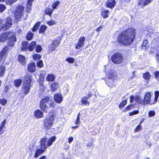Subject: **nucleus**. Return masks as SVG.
<instances>
[{"label": "nucleus", "mask_w": 159, "mask_h": 159, "mask_svg": "<svg viewBox=\"0 0 159 159\" xmlns=\"http://www.w3.org/2000/svg\"><path fill=\"white\" fill-rule=\"evenodd\" d=\"M80 113H79L77 115V119L76 120V121L75 122V124L77 125H78L74 126L73 127H72V128L73 129H76L78 128V125H79L80 123Z\"/></svg>", "instance_id": "c85d7f7f"}, {"label": "nucleus", "mask_w": 159, "mask_h": 159, "mask_svg": "<svg viewBox=\"0 0 159 159\" xmlns=\"http://www.w3.org/2000/svg\"><path fill=\"white\" fill-rule=\"evenodd\" d=\"M66 61L70 63H73L74 62V60L72 58L69 57L67 58Z\"/></svg>", "instance_id": "bf43d9fd"}, {"label": "nucleus", "mask_w": 159, "mask_h": 159, "mask_svg": "<svg viewBox=\"0 0 159 159\" xmlns=\"http://www.w3.org/2000/svg\"><path fill=\"white\" fill-rule=\"evenodd\" d=\"M109 11L108 10H103L101 11V15L104 18H106L108 17V14Z\"/></svg>", "instance_id": "c756f323"}, {"label": "nucleus", "mask_w": 159, "mask_h": 159, "mask_svg": "<svg viewBox=\"0 0 159 159\" xmlns=\"http://www.w3.org/2000/svg\"><path fill=\"white\" fill-rule=\"evenodd\" d=\"M31 75L30 74H27L25 77V80L23 83L30 84L31 82Z\"/></svg>", "instance_id": "412c9836"}, {"label": "nucleus", "mask_w": 159, "mask_h": 159, "mask_svg": "<svg viewBox=\"0 0 159 159\" xmlns=\"http://www.w3.org/2000/svg\"><path fill=\"white\" fill-rule=\"evenodd\" d=\"M47 139L44 137L42 138L40 141V143L42 148L45 149L47 148L48 146V143H47Z\"/></svg>", "instance_id": "4468645a"}, {"label": "nucleus", "mask_w": 159, "mask_h": 159, "mask_svg": "<svg viewBox=\"0 0 159 159\" xmlns=\"http://www.w3.org/2000/svg\"><path fill=\"white\" fill-rule=\"evenodd\" d=\"M142 48L143 49H145V48L148 47L149 45L148 43V40H145L143 41L142 45Z\"/></svg>", "instance_id": "4c0bfd02"}, {"label": "nucleus", "mask_w": 159, "mask_h": 159, "mask_svg": "<svg viewBox=\"0 0 159 159\" xmlns=\"http://www.w3.org/2000/svg\"><path fill=\"white\" fill-rule=\"evenodd\" d=\"M34 0H28L27 4V11L28 13L30 12L31 10L32 2Z\"/></svg>", "instance_id": "aec40b11"}, {"label": "nucleus", "mask_w": 159, "mask_h": 159, "mask_svg": "<svg viewBox=\"0 0 159 159\" xmlns=\"http://www.w3.org/2000/svg\"><path fill=\"white\" fill-rule=\"evenodd\" d=\"M154 75L156 80L159 79V71H156L154 73Z\"/></svg>", "instance_id": "6e6d98bb"}, {"label": "nucleus", "mask_w": 159, "mask_h": 159, "mask_svg": "<svg viewBox=\"0 0 159 159\" xmlns=\"http://www.w3.org/2000/svg\"><path fill=\"white\" fill-rule=\"evenodd\" d=\"M24 11V7L22 5H19L17 7L15 13L16 19L18 20L21 18Z\"/></svg>", "instance_id": "0eeeda50"}, {"label": "nucleus", "mask_w": 159, "mask_h": 159, "mask_svg": "<svg viewBox=\"0 0 159 159\" xmlns=\"http://www.w3.org/2000/svg\"><path fill=\"white\" fill-rule=\"evenodd\" d=\"M135 34V30L130 28L122 32L118 37L119 43L125 45H129L133 42Z\"/></svg>", "instance_id": "f257e3e1"}, {"label": "nucleus", "mask_w": 159, "mask_h": 159, "mask_svg": "<svg viewBox=\"0 0 159 159\" xmlns=\"http://www.w3.org/2000/svg\"><path fill=\"white\" fill-rule=\"evenodd\" d=\"M81 102L85 105H89V102L88 100V98L87 97H83L81 99Z\"/></svg>", "instance_id": "cd10ccee"}, {"label": "nucleus", "mask_w": 159, "mask_h": 159, "mask_svg": "<svg viewBox=\"0 0 159 159\" xmlns=\"http://www.w3.org/2000/svg\"><path fill=\"white\" fill-rule=\"evenodd\" d=\"M142 127L140 124H139L134 130L135 132H138L141 130Z\"/></svg>", "instance_id": "8fccbe9b"}, {"label": "nucleus", "mask_w": 159, "mask_h": 159, "mask_svg": "<svg viewBox=\"0 0 159 159\" xmlns=\"http://www.w3.org/2000/svg\"><path fill=\"white\" fill-rule=\"evenodd\" d=\"M36 45V42L33 41L29 45L26 41H24L22 43V47L21 50L22 51H26L29 49L30 51H32Z\"/></svg>", "instance_id": "39448f33"}, {"label": "nucleus", "mask_w": 159, "mask_h": 159, "mask_svg": "<svg viewBox=\"0 0 159 159\" xmlns=\"http://www.w3.org/2000/svg\"><path fill=\"white\" fill-rule=\"evenodd\" d=\"M40 24V22H38L34 26L32 29V30L33 32H36Z\"/></svg>", "instance_id": "ea45409f"}, {"label": "nucleus", "mask_w": 159, "mask_h": 159, "mask_svg": "<svg viewBox=\"0 0 159 159\" xmlns=\"http://www.w3.org/2000/svg\"><path fill=\"white\" fill-rule=\"evenodd\" d=\"M133 105H129L125 109V110L126 111H128L130 110L132 108V107H133Z\"/></svg>", "instance_id": "e2e57ef3"}, {"label": "nucleus", "mask_w": 159, "mask_h": 159, "mask_svg": "<svg viewBox=\"0 0 159 159\" xmlns=\"http://www.w3.org/2000/svg\"><path fill=\"white\" fill-rule=\"evenodd\" d=\"M151 94L150 92H147L146 93L143 99L144 105L148 104L149 101L151 99Z\"/></svg>", "instance_id": "ddd939ff"}, {"label": "nucleus", "mask_w": 159, "mask_h": 159, "mask_svg": "<svg viewBox=\"0 0 159 159\" xmlns=\"http://www.w3.org/2000/svg\"><path fill=\"white\" fill-rule=\"evenodd\" d=\"M9 41L8 42V44L10 46H13L14 45V43L16 41V34L14 33V36H11L10 38L9 39Z\"/></svg>", "instance_id": "dca6fc26"}, {"label": "nucleus", "mask_w": 159, "mask_h": 159, "mask_svg": "<svg viewBox=\"0 0 159 159\" xmlns=\"http://www.w3.org/2000/svg\"><path fill=\"white\" fill-rule=\"evenodd\" d=\"M47 79V80L48 81H53L55 79L54 76L53 75L49 74L48 75Z\"/></svg>", "instance_id": "e433bc0d"}, {"label": "nucleus", "mask_w": 159, "mask_h": 159, "mask_svg": "<svg viewBox=\"0 0 159 159\" xmlns=\"http://www.w3.org/2000/svg\"><path fill=\"white\" fill-rule=\"evenodd\" d=\"M36 51L38 52H40L42 50V48L40 45H37L36 48Z\"/></svg>", "instance_id": "603ef678"}, {"label": "nucleus", "mask_w": 159, "mask_h": 159, "mask_svg": "<svg viewBox=\"0 0 159 159\" xmlns=\"http://www.w3.org/2000/svg\"><path fill=\"white\" fill-rule=\"evenodd\" d=\"M127 102V100H125L121 103L119 106V108H121L122 107H124L126 104Z\"/></svg>", "instance_id": "49530a36"}, {"label": "nucleus", "mask_w": 159, "mask_h": 159, "mask_svg": "<svg viewBox=\"0 0 159 159\" xmlns=\"http://www.w3.org/2000/svg\"><path fill=\"white\" fill-rule=\"evenodd\" d=\"M47 29V27L45 25H42L40 26L39 32V33H44L45 31Z\"/></svg>", "instance_id": "72a5a7b5"}, {"label": "nucleus", "mask_w": 159, "mask_h": 159, "mask_svg": "<svg viewBox=\"0 0 159 159\" xmlns=\"http://www.w3.org/2000/svg\"><path fill=\"white\" fill-rule=\"evenodd\" d=\"M73 138L72 137H70L68 139V142L69 143H70L73 141Z\"/></svg>", "instance_id": "338daca9"}, {"label": "nucleus", "mask_w": 159, "mask_h": 159, "mask_svg": "<svg viewBox=\"0 0 159 159\" xmlns=\"http://www.w3.org/2000/svg\"><path fill=\"white\" fill-rule=\"evenodd\" d=\"M106 84L107 85L110 87H112L114 85V82L113 79H108L107 81Z\"/></svg>", "instance_id": "bb28decb"}, {"label": "nucleus", "mask_w": 159, "mask_h": 159, "mask_svg": "<svg viewBox=\"0 0 159 159\" xmlns=\"http://www.w3.org/2000/svg\"><path fill=\"white\" fill-rule=\"evenodd\" d=\"M5 70V67L4 66H2L0 67V76H2L4 74Z\"/></svg>", "instance_id": "a19ab883"}, {"label": "nucleus", "mask_w": 159, "mask_h": 159, "mask_svg": "<svg viewBox=\"0 0 159 159\" xmlns=\"http://www.w3.org/2000/svg\"><path fill=\"white\" fill-rule=\"evenodd\" d=\"M156 58L157 60L159 62V54H157L156 55Z\"/></svg>", "instance_id": "774afa93"}, {"label": "nucleus", "mask_w": 159, "mask_h": 159, "mask_svg": "<svg viewBox=\"0 0 159 159\" xmlns=\"http://www.w3.org/2000/svg\"><path fill=\"white\" fill-rule=\"evenodd\" d=\"M111 67L110 65H107L105 67V70L107 72V76L108 79H113L116 76V72L113 71L111 70Z\"/></svg>", "instance_id": "423d86ee"}, {"label": "nucleus", "mask_w": 159, "mask_h": 159, "mask_svg": "<svg viewBox=\"0 0 159 159\" xmlns=\"http://www.w3.org/2000/svg\"><path fill=\"white\" fill-rule=\"evenodd\" d=\"M9 49L7 46L5 47L0 53V63L4 59Z\"/></svg>", "instance_id": "9d476101"}, {"label": "nucleus", "mask_w": 159, "mask_h": 159, "mask_svg": "<svg viewBox=\"0 0 159 159\" xmlns=\"http://www.w3.org/2000/svg\"><path fill=\"white\" fill-rule=\"evenodd\" d=\"M60 2L59 1H57L54 2L52 5V7L53 9L56 8L59 5Z\"/></svg>", "instance_id": "c03bdc74"}, {"label": "nucleus", "mask_w": 159, "mask_h": 159, "mask_svg": "<svg viewBox=\"0 0 159 159\" xmlns=\"http://www.w3.org/2000/svg\"><path fill=\"white\" fill-rule=\"evenodd\" d=\"M115 3L116 1L115 0H108L106 3L107 6L111 8L114 7Z\"/></svg>", "instance_id": "a211bd4d"}, {"label": "nucleus", "mask_w": 159, "mask_h": 159, "mask_svg": "<svg viewBox=\"0 0 159 159\" xmlns=\"http://www.w3.org/2000/svg\"><path fill=\"white\" fill-rule=\"evenodd\" d=\"M134 100L135 102L138 104L144 105L143 100L142 98L139 96H136L134 97Z\"/></svg>", "instance_id": "4be33fe9"}, {"label": "nucleus", "mask_w": 159, "mask_h": 159, "mask_svg": "<svg viewBox=\"0 0 159 159\" xmlns=\"http://www.w3.org/2000/svg\"><path fill=\"white\" fill-rule=\"evenodd\" d=\"M30 84L23 83L22 87V90L24 93L26 95L28 94L30 89Z\"/></svg>", "instance_id": "9b49d317"}, {"label": "nucleus", "mask_w": 159, "mask_h": 159, "mask_svg": "<svg viewBox=\"0 0 159 159\" xmlns=\"http://www.w3.org/2000/svg\"><path fill=\"white\" fill-rule=\"evenodd\" d=\"M34 115L37 118H40L42 117L43 113L40 110H37L34 112Z\"/></svg>", "instance_id": "b1692460"}, {"label": "nucleus", "mask_w": 159, "mask_h": 159, "mask_svg": "<svg viewBox=\"0 0 159 159\" xmlns=\"http://www.w3.org/2000/svg\"><path fill=\"white\" fill-rule=\"evenodd\" d=\"M56 113L53 111H51L44 120V126L45 129H50L52 126L55 119Z\"/></svg>", "instance_id": "7ed1b4c3"}, {"label": "nucleus", "mask_w": 159, "mask_h": 159, "mask_svg": "<svg viewBox=\"0 0 159 159\" xmlns=\"http://www.w3.org/2000/svg\"><path fill=\"white\" fill-rule=\"evenodd\" d=\"M41 57V56L39 54H34L33 56L34 59L35 60L39 59Z\"/></svg>", "instance_id": "5fc2aeb1"}, {"label": "nucleus", "mask_w": 159, "mask_h": 159, "mask_svg": "<svg viewBox=\"0 0 159 159\" xmlns=\"http://www.w3.org/2000/svg\"><path fill=\"white\" fill-rule=\"evenodd\" d=\"M123 57L120 53L114 54L111 57L112 61L115 64H119L123 61Z\"/></svg>", "instance_id": "6e6552de"}, {"label": "nucleus", "mask_w": 159, "mask_h": 159, "mask_svg": "<svg viewBox=\"0 0 159 159\" xmlns=\"http://www.w3.org/2000/svg\"><path fill=\"white\" fill-rule=\"evenodd\" d=\"M152 0H140L138 5L141 7L146 6L152 2Z\"/></svg>", "instance_id": "f3484780"}, {"label": "nucleus", "mask_w": 159, "mask_h": 159, "mask_svg": "<svg viewBox=\"0 0 159 159\" xmlns=\"http://www.w3.org/2000/svg\"><path fill=\"white\" fill-rule=\"evenodd\" d=\"M55 101L58 103H60L62 100V98L61 94H56L54 97Z\"/></svg>", "instance_id": "6ab92c4d"}, {"label": "nucleus", "mask_w": 159, "mask_h": 159, "mask_svg": "<svg viewBox=\"0 0 159 159\" xmlns=\"http://www.w3.org/2000/svg\"><path fill=\"white\" fill-rule=\"evenodd\" d=\"M36 65L34 63H30L27 67L28 70L30 72H33L35 70Z\"/></svg>", "instance_id": "2eb2a0df"}, {"label": "nucleus", "mask_w": 159, "mask_h": 159, "mask_svg": "<svg viewBox=\"0 0 159 159\" xmlns=\"http://www.w3.org/2000/svg\"><path fill=\"white\" fill-rule=\"evenodd\" d=\"M157 101V99H155V98L153 99H151L148 104H149L150 105L155 104L156 103Z\"/></svg>", "instance_id": "37998d69"}, {"label": "nucleus", "mask_w": 159, "mask_h": 159, "mask_svg": "<svg viewBox=\"0 0 159 159\" xmlns=\"http://www.w3.org/2000/svg\"><path fill=\"white\" fill-rule=\"evenodd\" d=\"M6 8V6L3 4H0V12H3Z\"/></svg>", "instance_id": "a18cd8bd"}, {"label": "nucleus", "mask_w": 159, "mask_h": 159, "mask_svg": "<svg viewBox=\"0 0 159 159\" xmlns=\"http://www.w3.org/2000/svg\"><path fill=\"white\" fill-rule=\"evenodd\" d=\"M43 152V150H37L34 157L35 158L38 157L39 155H40L42 154Z\"/></svg>", "instance_id": "473e14b6"}, {"label": "nucleus", "mask_w": 159, "mask_h": 159, "mask_svg": "<svg viewBox=\"0 0 159 159\" xmlns=\"http://www.w3.org/2000/svg\"><path fill=\"white\" fill-rule=\"evenodd\" d=\"M134 100V97L133 95H132L130 97V102L131 103H132Z\"/></svg>", "instance_id": "69168bd1"}, {"label": "nucleus", "mask_w": 159, "mask_h": 159, "mask_svg": "<svg viewBox=\"0 0 159 159\" xmlns=\"http://www.w3.org/2000/svg\"><path fill=\"white\" fill-rule=\"evenodd\" d=\"M14 33L13 32H5L2 34L0 37V41L4 42L11 38V36H14Z\"/></svg>", "instance_id": "1a4fd4ad"}, {"label": "nucleus", "mask_w": 159, "mask_h": 159, "mask_svg": "<svg viewBox=\"0 0 159 159\" xmlns=\"http://www.w3.org/2000/svg\"><path fill=\"white\" fill-rule=\"evenodd\" d=\"M148 114L149 117H153L155 115V112L154 111H149L148 112Z\"/></svg>", "instance_id": "de8ad7c7"}, {"label": "nucleus", "mask_w": 159, "mask_h": 159, "mask_svg": "<svg viewBox=\"0 0 159 159\" xmlns=\"http://www.w3.org/2000/svg\"><path fill=\"white\" fill-rule=\"evenodd\" d=\"M159 96V92L156 91L155 92V98L157 100Z\"/></svg>", "instance_id": "680f3d73"}, {"label": "nucleus", "mask_w": 159, "mask_h": 159, "mask_svg": "<svg viewBox=\"0 0 159 159\" xmlns=\"http://www.w3.org/2000/svg\"><path fill=\"white\" fill-rule=\"evenodd\" d=\"M47 24L49 26H52L56 24V22L53 20H50L47 22Z\"/></svg>", "instance_id": "09e8293b"}, {"label": "nucleus", "mask_w": 159, "mask_h": 159, "mask_svg": "<svg viewBox=\"0 0 159 159\" xmlns=\"http://www.w3.org/2000/svg\"><path fill=\"white\" fill-rule=\"evenodd\" d=\"M12 25V20L10 17H8L6 20L5 23L3 24L2 20H0V31L1 30H3L9 29Z\"/></svg>", "instance_id": "20e7f679"}, {"label": "nucleus", "mask_w": 159, "mask_h": 159, "mask_svg": "<svg viewBox=\"0 0 159 159\" xmlns=\"http://www.w3.org/2000/svg\"><path fill=\"white\" fill-rule=\"evenodd\" d=\"M60 42L58 40H55L53 41L52 43L56 47L58 46L59 45Z\"/></svg>", "instance_id": "13d9d810"}, {"label": "nucleus", "mask_w": 159, "mask_h": 159, "mask_svg": "<svg viewBox=\"0 0 159 159\" xmlns=\"http://www.w3.org/2000/svg\"><path fill=\"white\" fill-rule=\"evenodd\" d=\"M6 122V120H4L1 123L0 125V134H2L4 131L5 128V125Z\"/></svg>", "instance_id": "5701e85b"}, {"label": "nucleus", "mask_w": 159, "mask_h": 159, "mask_svg": "<svg viewBox=\"0 0 159 159\" xmlns=\"http://www.w3.org/2000/svg\"><path fill=\"white\" fill-rule=\"evenodd\" d=\"M55 104L51 99H50L48 97H44L40 101V107L43 111H45L49 107H53L55 106Z\"/></svg>", "instance_id": "f03ea898"}, {"label": "nucleus", "mask_w": 159, "mask_h": 159, "mask_svg": "<svg viewBox=\"0 0 159 159\" xmlns=\"http://www.w3.org/2000/svg\"><path fill=\"white\" fill-rule=\"evenodd\" d=\"M151 77V75L148 72H146L144 74L143 77L144 79L147 80H149Z\"/></svg>", "instance_id": "c9c22d12"}, {"label": "nucleus", "mask_w": 159, "mask_h": 159, "mask_svg": "<svg viewBox=\"0 0 159 159\" xmlns=\"http://www.w3.org/2000/svg\"><path fill=\"white\" fill-rule=\"evenodd\" d=\"M17 0H6V2L7 4L11 5L14 2H16Z\"/></svg>", "instance_id": "3c124183"}, {"label": "nucleus", "mask_w": 159, "mask_h": 159, "mask_svg": "<svg viewBox=\"0 0 159 159\" xmlns=\"http://www.w3.org/2000/svg\"><path fill=\"white\" fill-rule=\"evenodd\" d=\"M33 34L31 32H29L26 35V38L28 40H30L33 38Z\"/></svg>", "instance_id": "79ce46f5"}, {"label": "nucleus", "mask_w": 159, "mask_h": 159, "mask_svg": "<svg viewBox=\"0 0 159 159\" xmlns=\"http://www.w3.org/2000/svg\"><path fill=\"white\" fill-rule=\"evenodd\" d=\"M56 47L55 45L52 43L49 45L48 48L50 51L52 52L56 49Z\"/></svg>", "instance_id": "58836bf2"}, {"label": "nucleus", "mask_w": 159, "mask_h": 159, "mask_svg": "<svg viewBox=\"0 0 159 159\" xmlns=\"http://www.w3.org/2000/svg\"><path fill=\"white\" fill-rule=\"evenodd\" d=\"M37 66L38 67H41L43 66V63L42 61H39L37 63Z\"/></svg>", "instance_id": "052dcab7"}, {"label": "nucleus", "mask_w": 159, "mask_h": 159, "mask_svg": "<svg viewBox=\"0 0 159 159\" xmlns=\"http://www.w3.org/2000/svg\"><path fill=\"white\" fill-rule=\"evenodd\" d=\"M58 87V84L56 82H55L52 84L51 86V91L52 92H54Z\"/></svg>", "instance_id": "393cba45"}, {"label": "nucleus", "mask_w": 159, "mask_h": 159, "mask_svg": "<svg viewBox=\"0 0 159 159\" xmlns=\"http://www.w3.org/2000/svg\"><path fill=\"white\" fill-rule=\"evenodd\" d=\"M139 113V111L138 110L134 111L129 113L130 116H132L134 115L138 114Z\"/></svg>", "instance_id": "864d4df0"}, {"label": "nucleus", "mask_w": 159, "mask_h": 159, "mask_svg": "<svg viewBox=\"0 0 159 159\" xmlns=\"http://www.w3.org/2000/svg\"><path fill=\"white\" fill-rule=\"evenodd\" d=\"M53 10L50 8H48L45 10V14L49 15L50 16H51L53 12Z\"/></svg>", "instance_id": "f704fd0d"}, {"label": "nucleus", "mask_w": 159, "mask_h": 159, "mask_svg": "<svg viewBox=\"0 0 159 159\" xmlns=\"http://www.w3.org/2000/svg\"><path fill=\"white\" fill-rule=\"evenodd\" d=\"M0 102L2 105H4L6 104L7 100L4 99H1L0 101Z\"/></svg>", "instance_id": "4d7b16f0"}, {"label": "nucleus", "mask_w": 159, "mask_h": 159, "mask_svg": "<svg viewBox=\"0 0 159 159\" xmlns=\"http://www.w3.org/2000/svg\"><path fill=\"white\" fill-rule=\"evenodd\" d=\"M56 139V138L55 136H52L50 138L48 141V146H51L52 143L55 141Z\"/></svg>", "instance_id": "2f4dec72"}, {"label": "nucleus", "mask_w": 159, "mask_h": 159, "mask_svg": "<svg viewBox=\"0 0 159 159\" xmlns=\"http://www.w3.org/2000/svg\"><path fill=\"white\" fill-rule=\"evenodd\" d=\"M85 40V38L84 37H80L78 40V43L75 46V48L77 49H79L82 47L84 44Z\"/></svg>", "instance_id": "f8f14e48"}, {"label": "nucleus", "mask_w": 159, "mask_h": 159, "mask_svg": "<svg viewBox=\"0 0 159 159\" xmlns=\"http://www.w3.org/2000/svg\"><path fill=\"white\" fill-rule=\"evenodd\" d=\"M159 138V134L158 133H157L153 137V138L155 140H157Z\"/></svg>", "instance_id": "0e129e2a"}, {"label": "nucleus", "mask_w": 159, "mask_h": 159, "mask_svg": "<svg viewBox=\"0 0 159 159\" xmlns=\"http://www.w3.org/2000/svg\"><path fill=\"white\" fill-rule=\"evenodd\" d=\"M22 83V80L20 79L16 80L14 82V85L16 87H20Z\"/></svg>", "instance_id": "a878e982"}, {"label": "nucleus", "mask_w": 159, "mask_h": 159, "mask_svg": "<svg viewBox=\"0 0 159 159\" xmlns=\"http://www.w3.org/2000/svg\"><path fill=\"white\" fill-rule=\"evenodd\" d=\"M19 61L23 65H24L25 63V57L22 55H20L18 58Z\"/></svg>", "instance_id": "7c9ffc66"}]
</instances>
